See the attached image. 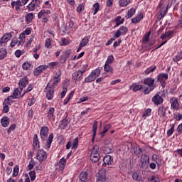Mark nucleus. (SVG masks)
<instances>
[{"label":"nucleus","instance_id":"1","mask_svg":"<svg viewBox=\"0 0 182 182\" xmlns=\"http://www.w3.org/2000/svg\"><path fill=\"white\" fill-rule=\"evenodd\" d=\"M144 85L146 86L144 87V95H149L150 92H153L154 89H156V80L151 77H146L144 80Z\"/></svg>","mask_w":182,"mask_h":182},{"label":"nucleus","instance_id":"2","mask_svg":"<svg viewBox=\"0 0 182 182\" xmlns=\"http://www.w3.org/2000/svg\"><path fill=\"white\" fill-rule=\"evenodd\" d=\"M87 66H89L87 64L83 65L81 70H77L73 73V80H74L75 83L76 82H80V80L83 79V73L86 72Z\"/></svg>","mask_w":182,"mask_h":182},{"label":"nucleus","instance_id":"3","mask_svg":"<svg viewBox=\"0 0 182 182\" xmlns=\"http://www.w3.org/2000/svg\"><path fill=\"white\" fill-rule=\"evenodd\" d=\"M100 148L99 146L95 145L92 149L90 160L92 163H97L100 160V154L99 153Z\"/></svg>","mask_w":182,"mask_h":182},{"label":"nucleus","instance_id":"4","mask_svg":"<svg viewBox=\"0 0 182 182\" xmlns=\"http://www.w3.org/2000/svg\"><path fill=\"white\" fill-rule=\"evenodd\" d=\"M49 85H50V82L46 87V97L48 100H52L55 93V87H53V84L51 86H49Z\"/></svg>","mask_w":182,"mask_h":182},{"label":"nucleus","instance_id":"5","mask_svg":"<svg viewBox=\"0 0 182 182\" xmlns=\"http://www.w3.org/2000/svg\"><path fill=\"white\" fill-rule=\"evenodd\" d=\"M41 4H42V0H32V1L27 6L28 12H32V11H35L36 8H39Z\"/></svg>","mask_w":182,"mask_h":182},{"label":"nucleus","instance_id":"6","mask_svg":"<svg viewBox=\"0 0 182 182\" xmlns=\"http://www.w3.org/2000/svg\"><path fill=\"white\" fill-rule=\"evenodd\" d=\"M36 160H38L40 163L45 161L48 159V154L46 151L43 149H40L37 152V155L36 156Z\"/></svg>","mask_w":182,"mask_h":182},{"label":"nucleus","instance_id":"7","mask_svg":"<svg viewBox=\"0 0 182 182\" xmlns=\"http://www.w3.org/2000/svg\"><path fill=\"white\" fill-rule=\"evenodd\" d=\"M129 31V28H127V26H121L118 30H117L114 38H120V36H122V35H126L127 33V32Z\"/></svg>","mask_w":182,"mask_h":182},{"label":"nucleus","instance_id":"8","mask_svg":"<svg viewBox=\"0 0 182 182\" xmlns=\"http://www.w3.org/2000/svg\"><path fill=\"white\" fill-rule=\"evenodd\" d=\"M49 134V128L48 127H42L40 131V135L42 141H45L48 139V134Z\"/></svg>","mask_w":182,"mask_h":182},{"label":"nucleus","instance_id":"9","mask_svg":"<svg viewBox=\"0 0 182 182\" xmlns=\"http://www.w3.org/2000/svg\"><path fill=\"white\" fill-rule=\"evenodd\" d=\"M62 75V71L60 70H58L55 72L53 80L54 82H53V87H55V86H58V83L60 82V76Z\"/></svg>","mask_w":182,"mask_h":182},{"label":"nucleus","instance_id":"10","mask_svg":"<svg viewBox=\"0 0 182 182\" xmlns=\"http://www.w3.org/2000/svg\"><path fill=\"white\" fill-rule=\"evenodd\" d=\"M77 146H79V139L77 137L74 139L73 144L70 141L68 142V144H66V149L67 150H69V149H70L71 147L72 150H75V149H77Z\"/></svg>","mask_w":182,"mask_h":182},{"label":"nucleus","instance_id":"11","mask_svg":"<svg viewBox=\"0 0 182 182\" xmlns=\"http://www.w3.org/2000/svg\"><path fill=\"white\" fill-rule=\"evenodd\" d=\"M152 102L154 105L156 106H159L161 104H163V102H164V100H163V97L160 95V94H156L153 97H152Z\"/></svg>","mask_w":182,"mask_h":182},{"label":"nucleus","instance_id":"12","mask_svg":"<svg viewBox=\"0 0 182 182\" xmlns=\"http://www.w3.org/2000/svg\"><path fill=\"white\" fill-rule=\"evenodd\" d=\"M70 53H72V51L70 50H67L63 52V55L60 58V62L61 63H65L66 60L69 59V57L70 56Z\"/></svg>","mask_w":182,"mask_h":182},{"label":"nucleus","instance_id":"13","mask_svg":"<svg viewBox=\"0 0 182 182\" xmlns=\"http://www.w3.org/2000/svg\"><path fill=\"white\" fill-rule=\"evenodd\" d=\"M46 69H48V67L46 65H41L37 67L33 71L34 76H39V75H41V73H42L43 72H45Z\"/></svg>","mask_w":182,"mask_h":182},{"label":"nucleus","instance_id":"14","mask_svg":"<svg viewBox=\"0 0 182 182\" xmlns=\"http://www.w3.org/2000/svg\"><path fill=\"white\" fill-rule=\"evenodd\" d=\"M12 39V33H8L3 36V37L0 39V45H4V43H6Z\"/></svg>","mask_w":182,"mask_h":182},{"label":"nucleus","instance_id":"15","mask_svg":"<svg viewBox=\"0 0 182 182\" xmlns=\"http://www.w3.org/2000/svg\"><path fill=\"white\" fill-rule=\"evenodd\" d=\"M171 107L173 109V110H178V109H180V104H178V101L176 97L171 100Z\"/></svg>","mask_w":182,"mask_h":182},{"label":"nucleus","instance_id":"16","mask_svg":"<svg viewBox=\"0 0 182 182\" xmlns=\"http://www.w3.org/2000/svg\"><path fill=\"white\" fill-rule=\"evenodd\" d=\"M166 113H167V108H165L164 105H161L159 107L158 115L160 117H166Z\"/></svg>","mask_w":182,"mask_h":182},{"label":"nucleus","instance_id":"17","mask_svg":"<svg viewBox=\"0 0 182 182\" xmlns=\"http://www.w3.org/2000/svg\"><path fill=\"white\" fill-rule=\"evenodd\" d=\"M22 90L21 91V90H19V89L16 88L13 92L12 96H10L9 97H10V100H12V99H19V97H22L21 95Z\"/></svg>","mask_w":182,"mask_h":182},{"label":"nucleus","instance_id":"18","mask_svg":"<svg viewBox=\"0 0 182 182\" xmlns=\"http://www.w3.org/2000/svg\"><path fill=\"white\" fill-rule=\"evenodd\" d=\"M28 83L29 81L28 80V77H25L23 79H21L18 82L21 91L23 90V87H26V85H28Z\"/></svg>","mask_w":182,"mask_h":182},{"label":"nucleus","instance_id":"19","mask_svg":"<svg viewBox=\"0 0 182 182\" xmlns=\"http://www.w3.org/2000/svg\"><path fill=\"white\" fill-rule=\"evenodd\" d=\"M9 100H11V97H8L3 102V106H4L3 112H4V113H8V112H9V107L8 106V105H11V102H9Z\"/></svg>","mask_w":182,"mask_h":182},{"label":"nucleus","instance_id":"20","mask_svg":"<svg viewBox=\"0 0 182 182\" xmlns=\"http://www.w3.org/2000/svg\"><path fill=\"white\" fill-rule=\"evenodd\" d=\"M79 177L81 182H87L89 181V173L86 171H82Z\"/></svg>","mask_w":182,"mask_h":182},{"label":"nucleus","instance_id":"21","mask_svg":"<svg viewBox=\"0 0 182 182\" xmlns=\"http://www.w3.org/2000/svg\"><path fill=\"white\" fill-rule=\"evenodd\" d=\"M143 18H144L143 13L141 12L136 17L132 19V23H140L141 20H143Z\"/></svg>","mask_w":182,"mask_h":182},{"label":"nucleus","instance_id":"22","mask_svg":"<svg viewBox=\"0 0 182 182\" xmlns=\"http://www.w3.org/2000/svg\"><path fill=\"white\" fill-rule=\"evenodd\" d=\"M52 141H53V134H50L48 136V138L45 145V149H46L47 150H48V149H50V146L52 145Z\"/></svg>","mask_w":182,"mask_h":182},{"label":"nucleus","instance_id":"23","mask_svg":"<svg viewBox=\"0 0 182 182\" xmlns=\"http://www.w3.org/2000/svg\"><path fill=\"white\" fill-rule=\"evenodd\" d=\"M69 122H68V114L66 115V117L61 120L60 123V125H59V127L60 129H66V127H68V124Z\"/></svg>","mask_w":182,"mask_h":182},{"label":"nucleus","instance_id":"24","mask_svg":"<svg viewBox=\"0 0 182 182\" xmlns=\"http://www.w3.org/2000/svg\"><path fill=\"white\" fill-rule=\"evenodd\" d=\"M103 161L105 166L106 164H107V166L113 164V159H112V156L110 155L105 156L103 159Z\"/></svg>","mask_w":182,"mask_h":182},{"label":"nucleus","instance_id":"25","mask_svg":"<svg viewBox=\"0 0 182 182\" xmlns=\"http://www.w3.org/2000/svg\"><path fill=\"white\" fill-rule=\"evenodd\" d=\"M168 79V74L167 73H161L157 76L158 82H166Z\"/></svg>","mask_w":182,"mask_h":182},{"label":"nucleus","instance_id":"26","mask_svg":"<svg viewBox=\"0 0 182 182\" xmlns=\"http://www.w3.org/2000/svg\"><path fill=\"white\" fill-rule=\"evenodd\" d=\"M173 33H174V32H173V31L168 30L166 31L165 33H164L161 36V39H162L163 41H164V39H167V38L168 39H170L171 38V36L173 35Z\"/></svg>","mask_w":182,"mask_h":182},{"label":"nucleus","instance_id":"27","mask_svg":"<svg viewBox=\"0 0 182 182\" xmlns=\"http://www.w3.org/2000/svg\"><path fill=\"white\" fill-rule=\"evenodd\" d=\"M132 178L135 181H141L143 180V176H141V173L139 172H134L132 173Z\"/></svg>","mask_w":182,"mask_h":182},{"label":"nucleus","instance_id":"28","mask_svg":"<svg viewBox=\"0 0 182 182\" xmlns=\"http://www.w3.org/2000/svg\"><path fill=\"white\" fill-rule=\"evenodd\" d=\"M1 126H3V127H8V126H9V118H8V117H4L1 119Z\"/></svg>","mask_w":182,"mask_h":182},{"label":"nucleus","instance_id":"29","mask_svg":"<svg viewBox=\"0 0 182 182\" xmlns=\"http://www.w3.org/2000/svg\"><path fill=\"white\" fill-rule=\"evenodd\" d=\"M97 131V121H94L93 125H92L93 134H92V141H95V138L96 137V132Z\"/></svg>","mask_w":182,"mask_h":182},{"label":"nucleus","instance_id":"30","mask_svg":"<svg viewBox=\"0 0 182 182\" xmlns=\"http://www.w3.org/2000/svg\"><path fill=\"white\" fill-rule=\"evenodd\" d=\"M98 174L99 176L97 177L96 182H107V179L106 178V175H105V173L100 175V172H99Z\"/></svg>","mask_w":182,"mask_h":182},{"label":"nucleus","instance_id":"31","mask_svg":"<svg viewBox=\"0 0 182 182\" xmlns=\"http://www.w3.org/2000/svg\"><path fill=\"white\" fill-rule=\"evenodd\" d=\"M8 52L6 51V49L4 48H0V60H4V58H6Z\"/></svg>","mask_w":182,"mask_h":182},{"label":"nucleus","instance_id":"32","mask_svg":"<svg viewBox=\"0 0 182 182\" xmlns=\"http://www.w3.org/2000/svg\"><path fill=\"white\" fill-rule=\"evenodd\" d=\"M134 14H136V9L131 8L129 11H128V14L127 15L125 16V18L127 19H130V18H132L133 16V15H134Z\"/></svg>","mask_w":182,"mask_h":182},{"label":"nucleus","instance_id":"33","mask_svg":"<svg viewBox=\"0 0 182 182\" xmlns=\"http://www.w3.org/2000/svg\"><path fill=\"white\" fill-rule=\"evenodd\" d=\"M167 6H164L161 11H160V15H159V18L160 19H163V18H164V16H166V14H167Z\"/></svg>","mask_w":182,"mask_h":182},{"label":"nucleus","instance_id":"34","mask_svg":"<svg viewBox=\"0 0 182 182\" xmlns=\"http://www.w3.org/2000/svg\"><path fill=\"white\" fill-rule=\"evenodd\" d=\"M113 149H114L113 145L112 144H105V150L106 153H107L108 154L109 153H112Z\"/></svg>","mask_w":182,"mask_h":182},{"label":"nucleus","instance_id":"35","mask_svg":"<svg viewBox=\"0 0 182 182\" xmlns=\"http://www.w3.org/2000/svg\"><path fill=\"white\" fill-rule=\"evenodd\" d=\"M96 80V78L90 73V75L85 77V83H92V82H95Z\"/></svg>","mask_w":182,"mask_h":182},{"label":"nucleus","instance_id":"36","mask_svg":"<svg viewBox=\"0 0 182 182\" xmlns=\"http://www.w3.org/2000/svg\"><path fill=\"white\" fill-rule=\"evenodd\" d=\"M54 114H55V108L50 107L49 110L48 112L47 117H48V119H53Z\"/></svg>","mask_w":182,"mask_h":182},{"label":"nucleus","instance_id":"37","mask_svg":"<svg viewBox=\"0 0 182 182\" xmlns=\"http://www.w3.org/2000/svg\"><path fill=\"white\" fill-rule=\"evenodd\" d=\"M100 69L97 68L91 72V75H93L95 79H97L100 76Z\"/></svg>","mask_w":182,"mask_h":182},{"label":"nucleus","instance_id":"38","mask_svg":"<svg viewBox=\"0 0 182 182\" xmlns=\"http://www.w3.org/2000/svg\"><path fill=\"white\" fill-rule=\"evenodd\" d=\"M33 20V13L28 14L26 16V23H31Z\"/></svg>","mask_w":182,"mask_h":182},{"label":"nucleus","instance_id":"39","mask_svg":"<svg viewBox=\"0 0 182 182\" xmlns=\"http://www.w3.org/2000/svg\"><path fill=\"white\" fill-rule=\"evenodd\" d=\"M89 43V38L87 36L84 37L81 42L80 43V45L82 46V48H85Z\"/></svg>","mask_w":182,"mask_h":182},{"label":"nucleus","instance_id":"40","mask_svg":"<svg viewBox=\"0 0 182 182\" xmlns=\"http://www.w3.org/2000/svg\"><path fill=\"white\" fill-rule=\"evenodd\" d=\"M147 182H160V178L156 176H151L148 178Z\"/></svg>","mask_w":182,"mask_h":182},{"label":"nucleus","instance_id":"41","mask_svg":"<svg viewBox=\"0 0 182 182\" xmlns=\"http://www.w3.org/2000/svg\"><path fill=\"white\" fill-rule=\"evenodd\" d=\"M141 162L150 163V156L149 155H146V154L141 155Z\"/></svg>","mask_w":182,"mask_h":182},{"label":"nucleus","instance_id":"42","mask_svg":"<svg viewBox=\"0 0 182 182\" xmlns=\"http://www.w3.org/2000/svg\"><path fill=\"white\" fill-rule=\"evenodd\" d=\"M182 60V51L178 52L177 55L173 58V62H179Z\"/></svg>","mask_w":182,"mask_h":182},{"label":"nucleus","instance_id":"43","mask_svg":"<svg viewBox=\"0 0 182 182\" xmlns=\"http://www.w3.org/2000/svg\"><path fill=\"white\" fill-rule=\"evenodd\" d=\"M119 6H127L130 4V0H119Z\"/></svg>","mask_w":182,"mask_h":182},{"label":"nucleus","instance_id":"44","mask_svg":"<svg viewBox=\"0 0 182 182\" xmlns=\"http://www.w3.org/2000/svg\"><path fill=\"white\" fill-rule=\"evenodd\" d=\"M100 8V5L99 4V3H95L93 5V15H96L97 14V12L99 11V9Z\"/></svg>","mask_w":182,"mask_h":182},{"label":"nucleus","instance_id":"45","mask_svg":"<svg viewBox=\"0 0 182 182\" xmlns=\"http://www.w3.org/2000/svg\"><path fill=\"white\" fill-rule=\"evenodd\" d=\"M104 70L105 72H108L109 73H113V68H112V67L109 64L105 63Z\"/></svg>","mask_w":182,"mask_h":182},{"label":"nucleus","instance_id":"46","mask_svg":"<svg viewBox=\"0 0 182 182\" xmlns=\"http://www.w3.org/2000/svg\"><path fill=\"white\" fill-rule=\"evenodd\" d=\"M157 69V67H149L145 70L146 75H149V73H151V72H154Z\"/></svg>","mask_w":182,"mask_h":182},{"label":"nucleus","instance_id":"47","mask_svg":"<svg viewBox=\"0 0 182 182\" xmlns=\"http://www.w3.org/2000/svg\"><path fill=\"white\" fill-rule=\"evenodd\" d=\"M29 176L31 181H35V179L36 178V173L35 171H31L29 172Z\"/></svg>","mask_w":182,"mask_h":182},{"label":"nucleus","instance_id":"48","mask_svg":"<svg viewBox=\"0 0 182 182\" xmlns=\"http://www.w3.org/2000/svg\"><path fill=\"white\" fill-rule=\"evenodd\" d=\"M176 126L175 124H172L171 129L167 131V136H170L173 133H174V127Z\"/></svg>","mask_w":182,"mask_h":182},{"label":"nucleus","instance_id":"49","mask_svg":"<svg viewBox=\"0 0 182 182\" xmlns=\"http://www.w3.org/2000/svg\"><path fill=\"white\" fill-rule=\"evenodd\" d=\"M22 68H23V70H29L31 69V64L28 62H25L22 65Z\"/></svg>","mask_w":182,"mask_h":182},{"label":"nucleus","instance_id":"50","mask_svg":"<svg viewBox=\"0 0 182 182\" xmlns=\"http://www.w3.org/2000/svg\"><path fill=\"white\" fill-rule=\"evenodd\" d=\"M114 60V57H113V55H109L108 56L105 63L107 65H110L113 63Z\"/></svg>","mask_w":182,"mask_h":182},{"label":"nucleus","instance_id":"51","mask_svg":"<svg viewBox=\"0 0 182 182\" xmlns=\"http://www.w3.org/2000/svg\"><path fill=\"white\" fill-rule=\"evenodd\" d=\"M24 51L21 50H16L14 53V55L16 56V58H21V56H22V55H23Z\"/></svg>","mask_w":182,"mask_h":182},{"label":"nucleus","instance_id":"52","mask_svg":"<svg viewBox=\"0 0 182 182\" xmlns=\"http://www.w3.org/2000/svg\"><path fill=\"white\" fill-rule=\"evenodd\" d=\"M151 114V109L148 108L146 109V111L144 112L142 117H147L148 116H150Z\"/></svg>","mask_w":182,"mask_h":182},{"label":"nucleus","instance_id":"53","mask_svg":"<svg viewBox=\"0 0 182 182\" xmlns=\"http://www.w3.org/2000/svg\"><path fill=\"white\" fill-rule=\"evenodd\" d=\"M21 6H22V1H21V0H17L16 1V11H19Z\"/></svg>","mask_w":182,"mask_h":182},{"label":"nucleus","instance_id":"54","mask_svg":"<svg viewBox=\"0 0 182 182\" xmlns=\"http://www.w3.org/2000/svg\"><path fill=\"white\" fill-rule=\"evenodd\" d=\"M45 16H46L45 10H41L38 14V19H41V18H45Z\"/></svg>","mask_w":182,"mask_h":182},{"label":"nucleus","instance_id":"55","mask_svg":"<svg viewBox=\"0 0 182 182\" xmlns=\"http://www.w3.org/2000/svg\"><path fill=\"white\" fill-rule=\"evenodd\" d=\"M18 44V38H14L12 40H11V43H10V46L11 48H14V46Z\"/></svg>","mask_w":182,"mask_h":182},{"label":"nucleus","instance_id":"56","mask_svg":"<svg viewBox=\"0 0 182 182\" xmlns=\"http://www.w3.org/2000/svg\"><path fill=\"white\" fill-rule=\"evenodd\" d=\"M143 89V85H136L133 87V92H138V90H141Z\"/></svg>","mask_w":182,"mask_h":182},{"label":"nucleus","instance_id":"57","mask_svg":"<svg viewBox=\"0 0 182 182\" xmlns=\"http://www.w3.org/2000/svg\"><path fill=\"white\" fill-rule=\"evenodd\" d=\"M50 46H52V41H50V38H48L46 40L45 47L49 48Z\"/></svg>","mask_w":182,"mask_h":182},{"label":"nucleus","instance_id":"58","mask_svg":"<svg viewBox=\"0 0 182 182\" xmlns=\"http://www.w3.org/2000/svg\"><path fill=\"white\" fill-rule=\"evenodd\" d=\"M150 31L147 33L146 35H145L143 38L142 41L143 42H149V39H150Z\"/></svg>","mask_w":182,"mask_h":182},{"label":"nucleus","instance_id":"59","mask_svg":"<svg viewBox=\"0 0 182 182\" xmlns=\"http://www.w3.org/2000/svg\"><path fill=\"white\" fill-rule=\"evenodd\" d=\"M32 89H33V87L32 86V85H30L28 88L24 91L23 94L21 95V97H23V96H25V95H26V93H28V92H31V90H32Z\"/></svg>","mask_w":182,"mask_h":182},{"label":"nucleus","instance_id":"60","mask_svg":"<svg viewBox=\"0 0 182 182\" xmlns=\"http://www.w3.org/2000/svg\"><path fill=\"white\" fill-rule=\"evenodd\" d=\"M16 127V125L15 124H11L7 131L8 134H11V132H12V130H15V128Z\"/></svg>","mask_w":182,"mask_h":182},{"label":"nucleus","instance_id":"61","mask_svg":"<svg viewBox=\"0 0 182 182\" xmlns=\"http://www.w3.org/2000/svg\"><path fill=\"white\" fill-rule=\"evenodd\" d=\"M121 19H122V17H121V16H117V17L115 18L116 26H120V25H122V23H120Z\"/></svg>","mask_w":182,"mask_h":182},{"label":"nucleus","instance_id":"62","mask_svg":"<svg viewBox=\"0 0 182 182\" xmlns=\"http://www.w3.org/2000/svg\"><path fill=\"white\" fill-rule=\"evenodd\" d=\"M61 42L63 46H66L67 45H69V41L66 38H62Z\"/></svg>","mask_w":182,"mask_h":182},{"label":"nucleus","instance_id":"63","mask_svg":"<svg viewBox=\"0 0 182 182\" xmlns=\"http://www.w3.org/2000/svg\"><path fill=\"white\" fill-rule=\"evenodd\" d=\"M159 156L157 154H154L152 156V159L154 160V161H155L156 163V164H159Z\"/></svg>","mask_w":182,"mask_h":182},{"label":"nucleus","instance_id":"64","mask_svg":"<svg viewBox=\"0 0 182 182\" xmlns=\"http://www.w3.org/2000/svg\"><path fill=\"white\" fill-rule=\"evenodd\" d=\"M33 159H31L29 164L28 165V170H32L33 168Z\"/></svg>","mask_w":182,"mask_h":182}]
</instances>
